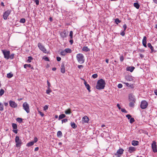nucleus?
I'll use <instances>...</instances> for the list:
<instances>
[{
  "mask_svg": "<svg viewBox=\"0 0 157 157\" xmlns=\"http://www.w3.org/2000/svg\"><path fill=\"white\" fill-rule=\"evenodd\" d=\"M89 121V119L87 116H85L82 118V121L83 124L85 123H88V122Z\"/></svg>",
  "mask_w": 157,
  "mask_h": 157,
  "instance_id": "nucleus-12",
  "label": "nucleus"
},
{
  "mask_svg": "<svg viewBox=\"0 0 157 157\" xmlns=\"http://www.w3.org/2000/svg\"><path fill=\"white\" fill-rule=\"evenodd\" d=\"M68 120L67 119H64L62 120V123L63 124V123H66L67 122Z\"/></svg>",
  "mask_w": 157,
  "mask_h": 157,
  "instance_id": "nucleus-42",
  "label": "nucleus"
},
{
  "mask_svg": "<svg viewBox=\"0 0 157 157\" xmlns=\"http://www.w3.org/2000/svg\"><path fill=\"white\" fill-rule=\"evenodd\" d=\"M82 50L85 52H88L90 51V49L87 47L84 46L82 48Z\"/></svg>",
  "mask_w": 157,
  "mask_h": 157,
  "instance_id": "nucleus-19",
  "label": "nucleus"
},
{
  "mask_svg": "<svg viewBox=\"0 0 157 157\" xmlns=\"http://www.w3.org/2000/svg\"><path fill=\"white\" fill-rule=\"evenodd\" d=\"M121 111L122 112H124V113H127V111L124 109H121Z\"/></svg>",
  "mask_w": 157,
  "mask_h": 157,
  "instance_id": "nucleus-48",
  "label": "nucleus"
},
{
  "mask_svg": "<svg viewBox=\"0 0 157 157\" xmlns=\"http://www.w3.org/2000/svg\"><path fill=\"white\" fill-rule=\"evenodd\" d=\"M122 85L121 84H119L118 85V87L119 88H121L122 87Z\"/></svg>",
  "mask_w": 157,
  "mask_h": 157,
  "instance_id": "nucleus-55",
  "label": "nucleus"
},
{
  "mask_svg": "<svg viewBox=\"0 0 157 157\" xmlns=\"http://www.w3.org/2000/svg\"><path fill=\"white\" fill-rule=\"evenodd\" d=\"M105 83L104 80L101 79L98 80L96 86V88L98 90L103 89L104 88Z\"/></svg>",
  "mask_w": 157,
  "mask_h": 157,
  "instance_id": "nucleus-2",
  "label": "nucleus"
},
{
  "mask_svg": "<svg viewBox=\"0 0 157 157\" xmlns=\"http://www.w3.org/2000/svg\"><path fill=\"white\" fill-rule=\"evenodd\" d=\"M123 28L124 29V31H125L126 30L127 28V26L125 24H124V25H123Z\"/></svg>",
  "mask_w": 157,
  "mask_h": 157,
  "instance_id": "nucleus-51",
  "label": "nucleus"
},
{
  "mask_svg": "<svg viewBox=\"0 0 157 157\" xmlns=\"http://www.w3.org/2000/svg\"><path fill=\"white\" fill-rule=\"evenodd\" d=\"M23 107L24 109L28 113L30 112L29 105L26 102H24L23 104Z\"/></svg>",
  "mask_w": 157,
  "mask_h": 157,
  "instance_id": "nucleus-5",
  "label": "nucleus"
},
{
  "mask_svg": "<svg viewBox=\"0 0 157 157\" xmlns=\"http://www.w3.org/2000/svg\"><path fill=\"white\" fill-rule=\"evenodd\" d=\"M124 150L122 148H120L118 150L116 153L115 154V155L117 156V157H120L123 153Z\"/></svg>",
  "mask_w": 157,
  "mask_h": 157,
  "instance_id": "nucleus-10",
  "label": "nucleus"
},
{
  "mask_svg": "<svg viewBox=\"0 0 157 157\" xmlns=\"http://www.w3.org/2000/svg\"><path fill=\"white\" fill-rule=\"evenodd\" d=\"M57 136L58 137H60L62 136V132L60 131H59L57 133Z\"/></svg>",
  "mask_w": 157,
  "mask_h": 157,
  "instance_id": "nucleus-29",
  "label": "nucleus"
},
{
  "mask_svg": "<svg viewBox=\"0 0 157 157\" xmlns=\"http://www.w3.org/2000/svg\"><path fill=\"white\" fill-rule=\"evenodd\" d=\"M73 33L72 31H71L70 33V36L71 39L72 38Z\"/></svg>",
  "mask_w": 157,
  "mask_h": 157,
  "instance_id": "nucleus-45",
  "label": "nucleus"
},
{
  "mask_svg": "<svg viewBox=\"0 0 157 157\" xmlns=\"http://www.w3.org/2000/svg\"><path fill=\"white\" fill-rule=\"evenodd\" d=\"M124 60V58H123V57L122 56H121L120 57V60L121 61V62H122Z\"/></svg>",
  "mask_w": 157,
  "mask_h": 157,
  "instance_id": "nucleus-56",
  "label": "nucleus"
},
{
  "mask_svg": "<svg viewBox=\"0 0 157 157\" xmlns=\"http://www.w3.org/2000/svg\"><path fill=\"white\" fill-rule=\"evenodd\" d=\"M147 45L148 47L151 50V52H153L154 51V48L152 46L151 44L150 43H148Z\"/></svg>",
  "mask_w": 157,
  "mask_h": 157,
  "instance_id": "nucleus-20",
  "label": "nucleus"
},
{
  "mask_svg": "<svg viewBox=\"0 0 157 157\" xmlns=\"http://www.w3.org/2000/svg\"><path fill=\"white\" fill-rule=\"evenodd\" d=\"M38 46L40 50L42 51L44 53H46L47 50L45 48L44 46L42 45L41 43H38Z\"/></svg>",
  "mask_w": 157,
  "mask_h": 157,
  "instance_id": "nucleus-7",
  "label": "nucleus"
},
{
  "mask_svg": "<svg viewBox=\"0 0 157 157\" xmlns=\"http://www.w3.org/2000/svg\"><path fill=\"white\" fill-rule=\"evenodd\" d=\"M60 54L61 55L64 56L66 55V52H65V50H62L60 52Z\"/></svg>",
  "mask_w": 157,
  "mask_h": 157,
  "instance_id": "nucleus-32",
  "label": "nucleus"
},
{
  "mask_svg": "<svg viewBox=\"0 0 157 157\" xmlns=\"http://www.w3.org/2000/svg\"><path fill=\"white\" fill-rule=\"evenodd\" d=\"M98 75L96 74H95L92 75V77L94 78H96L98 77Z\"/></svg>",
  "mask_w": 157,
  "mask_h": 157,
  "instance_id": "nucleus-43",
  "label": "nucleus"
},
{
  "mask_svg": "<svg viewBox=\"0 0 157 157\" xmlns=\"http://www.w3.org/2000/svg\"><path fill=\"white\" fill-rule=\"evenodd\" d=\"M37 140H38L37 138L36 137H35L34 138V140L33 142H34V143H36V142H37Z\"/></svg>",
  "mask_w": 157,
  "mask_h": 157,
  "instance_id": "nucleus-54",
  "label": "nucleus"
},
{
  "mask_svg": "<svg viewBox=\"0 0 157 157\" xmlns=\"http://www.w3.org/2000/svg\"><path fill=\"white\" fill-rule=\"evenodd\" d=\"M135 121L134 119L133 118H131L130 120V123H132Z\"/></svg>",
  "mask_w": 157,
  "mask_h": 157,
  "instance_id": "nucleus-39",
  "label": "nucleus"
},
{
  "mask_svg": "<svg viewBox=\"0 0 157 157\" xmlns=\"http://www.w3.org/2000/svg\"><path fill=\"white\" fill-rule=\"evenodd\" d=\"M51 92V91L50 90V88L49 89H48V90H46V93L48 94H49V93Z\"/></svg>",
  "mask_w": 157,
  "mask_h": 157,
  "instance_id": "nucleus-44",
  "label": "nucleus"
},
{
  "mask_svg": "<svg viewBox=\"0 0 157 157\" xmlns=\"http://www.w3.org/2000/svg\"><path fill=\"white\" fill-rule=\"evenodd\" d=\"M86 87L87 90H88V91L90 92V86L89 84H87L85 86Z\"/></svg>",
  "mask_w": 157,
  "mask_h": 157,
  "instance_id": "nucleus-34",
  "label": "nucleus"
},
{
  "mask_svg": "<svg viewBox=\"0 0 157 157\" xmlns=\"http://www.w3.org/2000/svg\"><path fill=\"white\" fill-rule=\"evenodd\" d=\"M13 76V75L11 73H8L7 75V77L8 78H12Z\"/></svg>",
  "mask_w": 157,
  "mask_h": 157,
  "instance_id": "nucleus-27",
  "label": "nucleus"
},
{
  "mask_svg": "<svg viewBox=\"0 0 157 157\" xmlns=\"http://www.w3.org/2000/svg\"><path fill=\"white\" fill-rule=\"evenodd\" d=\"M151 147L153 152L154 153L157 152V145L156 144V142L155 141H153L152 143Z\"/></svg>",
  "mask_w": 157,
  "mask_h": 157,
  "instance_id": "nucleus-8",
  "label": "nucleus"
},
{
  "mask_svg": "<svg viewBox=\"0 0 157 157\" xmlns=\"http://www.w3.org/2000/svg\"><path fill=\"white\" fill-rule=\"evenodd\" d=\"M65 113L67 114H70L71 112V110L70 109H68L67 110H66L65 112Z\"/></svg>",
  "mask_w": 157,
  "mask_h": 157,
  "instance_id": "nucleus-28",
  "label": "nucleus"
},
{
  "mask_svg": "<svg viewBox=\"0 0 157 157\" xmlns=\"http://www.w3.org/2000/svg\"><path fill=\"white\" fill-rule=\"evenodd\" d=\"M33 58L31 56H29L28 57V59L27 60V61L29 63H30L32 60L33 59Z\"/></svg>",
  "mask_w": 157,
  "mask_h": 157,
  "instance_id": "nucleus-33",
  "label": "nucleus"
},
{
  "mask_svg": "<svg viewBox=\"0 0 157 157\" xmlns=\"http://www.w3.org/2000/svg\"><path fill=\"white\" fill-rule=\"evenodd\" d=\"M43 59L46 61H49V59L48 58V57H44Z\"/></svg>",
  "mask_w": 157,
  "mask_h": 157,
  "instance_id": "nucleus-53",
  "label": "nucleus"
},
{
  "mask_svg": "<svg viewBox=\"0 0 157 157\" xmlns=\"http://www.w3.org/2000/svg\"><path fill=\"white\" fill-rule=\"evenodd\" d=\"M126 117L128 118V119H130L131 117V116L130 114H127L126 115Z\"/></svg>",
  "mask_w": 157,
  "mask_h": 157,
  "instance_id": "nucleus-46",
  "label": "nucleus"
},
{
  "mask_svg": "<svg viewBox=\"0 0 157 157\" xmlns=\"http://www.w3.org/2000/svg\"><path fill=\"white\" fill-rule=\"evenodd\" d=\"M13 132L16 134L17 133V129H15V130H13Z\"/></svg>",
  "mask_w": 157,
  "mask_h": 157,
  "instance_id": "nucleus-58",
  "label": "nucleus"
},
{
  "mask_svg": "<svg viewBox=\"0 0 157 157\" xmlns=\"http://www.w3.org/2000/svg\"><path fill=\"white\" fill-rule=\"evenodd\" d=\"M11 12V10H8L3 13V18L4 20H6L7 19Z\"/></svg>",
  "mask_w": 157,
  "mask_h": 157,
  "instance_id": "nucleus-9",
  "label": "nucleus"
},
{
  "mask_svg": "<svg viewBox=\"0 0 157 157\" xmlns=\"http://www.w3.org/2000/svg\"><path fill=\"white\" fill-rule=\"evenodd\" d=\"M117 107H118V108H119V109H121V108L120 106V105L119 104H117Z\"/></svg>",
  "mask_w": 157,
  "mask_h": 157,
  "instance_id": "nucleus-61",
  "label": "nucleus"
},
{
  "mask_svg": "<svg viewBox=\"0 0 157 157\" xmlns=\"http://www.w3.org/2000/svg\"><path fill=\"white\" fill-rule=\"evenodd\" d=\"M121 21L119 20L118 18H116L115 20V22L118 25L119 23H120L121 22Z\"/></svg>",
  "mask_w": 157,
  "mask_h": 157,
  "instance_id": "nucleus-37",
  "label": "nucleus"
},
{
  "mask_svg": "<svg viewBox=\"0 0 157 157\" xmlns=\"http://www.w3.org/2000/svg\"><path fill=\"white\" fill-rule=\"evenodd\" d=\"M1 51L3 54L4 58L6 59H12L14 58V54L13 53L10 55V51L5 49L2 50Z\"/></svg>",
  "mask_w": 157,
  "mask_h": 157,
  "instance_id": "nucleus-1",
  "label": "nucleus"
},
{
  "mask_svg": "<svg viewBox=\"0 0 157 157\" xmlns=\"http://www.w3.org/2000/svg\"><path fill=\"white\" fill-rule=\"evenodd\" d=\"M9 104L10 106L12 108H15L17 107V104L14 101H9Z\"/></svg>",
  "mask_w": 157,
  "mask_h": 157,
  "instance_id": "nucleus-11",
  "label": "nucleus"
},
{
  "mask_svg": "<svg viewBox=\"0 0 157 157\" xmlns=\"http://www.w3.org/2000/svg\"><path fill=\"white\" fill-rule=\"evenodd\" d=\"M134 6L137 9H139L140 7V5L137 2H135L133 4Z\"/></svg>",
  "mask_w": 157,
  "mask_h": 157,
  "instance_id": "nucleus-23",
  "label": "nucleus"
},
{
  "mask_svg": "<svg viewBox=\"0 0 157 157\" xmlns=\"http://www.w3.org/2000/svg\"><path fill=\"white\" fill-rule=\"evenodd\" d=\"M57 61H59L61 60V58L60 57H57Z\"/></svg>",
  "mask_w": 157,
  "mask_h": 157,
  "instance_id": "nucleus-59",
  "label": "nucleus"
},
{
  "mask_svg": "<svg viewBox=\"0 0 157 157\" xmlns=\"http://www.w3.org/2000/svg\"><path fill=\"white\" fill-rule=\"evenodd\" d=\"M20 22L21 23H24L25 22V18H21L20 20Z\"/></svg>",
  "mask_w": 157,
  "mask_h": 157,
  "instance_id": "nucleus-40",
  "label": "nucleus"
},
{
  "mask_svg": "<svg viewBox=\"0 0 157 157\" xmlns=\"http://www.w3.org/2000/svg\"><path fill=\"white\" fill-rule=\"evenodd\" d=\"M66 115L64 114H62L59 115V117L58 120H60L62 119L65 117Z\"/></svg>",
  "mask_w": 157,
  "mask_h": 157,
  "instance_id": "nucleus-22",
  "label": "nucleus"
},
{
  "mask_svg": "<svg viewBox=\"0 0 157 157\" xmlns=\"http://www.w3.org/2000/svg\"><path fill=\"white\" fill-rule=\"evenodd\" d=\"M154 93L157 96V90H155L154 91Z\"/></svg>",
  "mask_w": 157,
  "mask_h": 157,
  "instance_id": "nucleus-64",
  "label": "nucleus"
},
{
  "mask_svg": "<svg viewBox=\"0 0 157 157\" xmlns=\"http://www.w3.org/2000/svg\"><path fill=\"white\" fill-rule=\"evenodd\" d=\"M39 149V148L38 147H36L35 149V151H37Z\"/></svg>",
  "mask_w": 157,
  "mask_h": 157,
  "instance_id": "nucleus-63",
  "label": "nucleus"
},
{
  "mask_svg": "<svg viewBox=\"0 0 157 157\" xmlns=\"http://www.w3.org/2000/svg\"><path fill=\"white\" fill-rule=\"evenodd\" d=\"M126 85V86H130V85H129V83H128V82H125L124 83Z\"/></svg>",
  "mask_w": 157,
  "mask_h": 157,
  "instance_id": "nucleus-60",
  "label": "nucleus"
},
{
  "mask_svg": "<svg viewBox=\"0 0 157 157\" xmlns=\"http://www.w3.org/2000/svg\"><path fill=\"white\" fill-rule=\"evenodd\" d=\"M12 126L13 129H17V125L15 123H13L12 124Z\"/></svg>",
  "mask_w": 157,
  "mask_h": 157,
  "instance_id": "nucleus-30",
  "label": "nucleus"
},
{
  "mask_svg": "<svg viewBox=\"0 0 157 157\" xmlns=\"http://www.w3.org/2000/svg\"><path fill=\"white\" fill-rule=\"evenodd\" d=\"M78 67L79 69H81L83 68V66L82 65H78Z\"/></svg>",
  "mask_w": 157,
  "mask_h": 157,
  "instance_id": "nucleus-57",
  "label": "nucleus"
},
{
  "mask_svg": "<svg viewBox=\"0 0 157 157\" xmlns=\"http://www.w3.org/2000/svg\"><path fill=\"white\" fill-rule=\"evenodd\" d=\"M61 71L62 73H64L65 72L64 65L63 64H62L61 67Z\"/></svg>",
  "mask_w": 157,
  "mask_h": 157,
  "instance_id": "nucleus-17",
  "label": "nucleus"
},
{
  "mask_svg": "<svg viewBox=\"0 0 157 157\" xmlns=\"http://www.w3.org/2000/svg\"><path fill=\"white\" fill-rule=\"evenodd\" d=\"M147 37L146 36H144L143 37V39L142 40V44L143 46L146 48L147 47L146 44H147Z\"/></svg>",
  "mask_w": 157,
  "mask_h": 157,
  "instance_id": "nucleus-13",
  "label": "nucleus"
},
{
  "mask_svg": "<svg viewBox=\"0 0 157 157\" xmlns=\"http://www.w3.org/2000/svg\"><path fill=\"white\" fill-rule=\"evenodd\" d=\"M76 59L78 62L80 64L83 63L85 61L84 57L82 53H78L76 55Z\"/></svg>",
  "mask_w": 157,
  "mask_h": 157,
  "instance_id": "nucleus-3",
  "label": "nucleus"
},
{
  "mask_svg": "<svg viewBox=\"0 0 157 157\" xmlns=\"http://www.w3.org/2000/svg\"><path fill=\"white\" fill-rule=\"evenodd\" d=\"M16 121L19 123H21L22 121V119L21 118L18 117L16 119Z\"/></svg>",
  "mask_w": 157,
  "mask_h": 157,
  "instance_id": "nucleus-31",
  "label": "nucleus"
},
{
  "mask_svg": "<svg viewBox=\"0 0 157 157\" xmlns=\"http://www.w3.org/2000/svg\"><path fill=\"white\" fill-rule=\"evenodd\" d=\"M140 56L142 58H143L144 57V56L141 54H140Z\"/></svg>",
  "mask_w": 157,
  "mask_h": 157,
  "instance_id": "nucleus-62",
  "label": "nucleus"
},
{
  "mask_svg": "<svg viewBox=\"0 0 157 157\" xmlns=\"http://www.w3.org/2000/svg\"><path fill=\"white\" fill-rule=\"evenodd\" d=\"M124 31H123L120 34L122 36H124L125 35Z\"/></svg>",
  "mask_w": 157,
  "mask_h": 157,
  "instance_id": "nucleus-52",
  "label": "nucleus"
},
{
  "mask_svg": "<svg viewBox=\"0 0 157 157\" xmlns=\"http://www.w3.org/2000/svg\"><path fill=\"white\" fill-rule=\"evenodd\" d=\"M71 126L72 128H75L77 127V125L74 122H71Z\"/></svg>",
  "mask_w": 157,
  "mask_h": 157,
  "instance_id": "nucleus-26",
  "label": "nucleus"
},
{
  "mask_svg": "<svg viewBox=\"0 0 157 157\" xmlns=\"http://www.w3.org/2000/svg\"><path fill=\"white\" fill-rule=\"evenodd\" d=\"M4 110V105L2 103L0 102V111H3Z\"/></svg>",
  "mask_w": 157,
  "mask_h": 157,
  "instance_id": "nucleus-25",
  "label": "nucleus"
},
{
  "mask_svg": "<svg viewBox=\"0 0 157 157\" xmlns=\"http://www.w3.org/2000/svg\"><path fill=\"white\" fill-rule=\"evenodd\" d=\"M24 68H26L27 67H31V65L30 64H25L24 66Z\"/></svg>",
  "mask_w": 157,
  "mask_h": 157,
  "instance_id": "nucleus-35",
  "label": "nucleus"
},
{
  "mask_svg": "<svg viewBox=\"0 0 157 157\" xmlns=\"http://www.w3.org/2000/svg\"><path fill=\"white\" fill-rule=\"evenodd\" d=\"M139 142L137 141L133 140L132 141V145L136 146L138 145Z\"/></svg>",
  "mask_w": 157,
  "mask_h": 157,
  "instance_id": "nucleus-21",
  "label": "nucleus"
},
{
  "mask_svg": "<svg viewBox=\"0 0 157 157\" xmlns=\"http://www.w3.org/2000/svg\"><path fill=\"white\" fill-rule=\"evenodd\" d=\"M135 69L134 67H129L126 68V70L127 71H130V72H132Z\"/></svg>",
  "mask_w": 157,
  "mask_h": 157,
  "instance_id": "nucleus-14",
  "label": "nucleus"
},
{
  "mask_svg": "<svg viewBox=\"0 0 157 157\" xmlns=\"http://www.w3.org/2000/svg\"><path fill=\"white\" fill-rule=\"evenodd\" d=\"M136 150V148L134 147H130L129 148L128 151L130 153H132Z\"/></svg>",
  "mask_w": 157,
  "mask_h": 157,
  "instance_id": "nucleus-15",
  "label": "nucleus"
},
{
  "mask_svg": "<svg viewBox=\"0 0 157 157\" xmlns=\"http://www.w3.org/2000/svg\"><path fill=\"white\" fill-rule=\"evenodd\" d=\"M47 82L48 85V89H49V88H50V87L51 86V84L50 83L48 82V80L47 81Z\"/></svg>",
  "mask_w": 157,
  "mask_h": 157,
  "instance_id": "nucleus-50",
  "label": "nucleus"
},
{
  "mask_svg": "<svg viewBox=\"0 0 157 157\" xmlns=\"http://www.w3.org/2000/svg\"><path fill=\"white\" fill-rule=\"evenodd\" d=\"M60 35L63 38H65L67 36V34L66 33L65 31H64L63 32H62L60 33Z\"/></svg>",
  "mask_w": 157,
  "mask_h": 157,
  "instance_id": "nucleus-16",
  "label": "nucleus"
},
{
  "mask_svg": "<svg viewBox=\"0 0 157 157\" xmlns=\"http://www.w3.org/2000/svg\"><path fill=\"white\" fill-rule=\"evenodd\" d=\"M15 142L16 143V144L17 147H20L22 144V142L18 136H16L15 138Z\"/></svg>",
  "mask_w": 157,
  "mask_h": 157,
  "instance_id": "nucleus-4",
  "label": "nucleus"
},
{
  "mask_svg": "<svg viewBox=\"0 0 157 157\" xmlns=\"http://www.w3.org/2000/svg\"><path fill=\"white\" fill-rule=\"evenodd\" d=\"M132 98V101L130 102L129 104V106L131 107H133L134 106V102H135L134 99H133V98ZM131 100H132V99H131Z\"/></svg>",
  "mask_w": 157,
  "mask_h": 157,
  "instance_id": "nucleus-18",
  "label": "nucleus"
},
{
  "mask_svg": "<svg viewBox=\"0 0 157 157\" xmlns=\"http://www.w3.org/2000/svg\"><path fill=\"white\" fill-rule=\"evenodd\" d=\"M48 108V105H45V106L44 107V110L46 111V110H47Z\"/></svg>",
  "mask_w": 157,
  "mask_h": 157,
  "instance_id": "nucleus-41",
  "label": "nucleus"
},
{
  "mask_svg": "<svg viewBox=\"0 0 157 157\" xmlns=\"http://www.w3.org/2000/svg\"><path fill=\"white\" fill-rule=\"evenodd\" d=\"M34 143L33 141L30 142L27 144V146L29 147L32 146L33 145Z\"/></svg>",
  "mask_w": 157,
  "mask_h": 157,
  "instance_id": "nucleus-36",
  "label": "nucleus"
},
{
  "mask_svg": "<svg viewBox=\"0 0 157 157\" xmlns=\"http://www.w3.org/2000/svg\"><path fill=\"white\" fill-rule=\"evenodd\" d=\"M148 104L147 102L145 101H141L140 107L142 109H144L146 108L148 106Z\"/></svg>",
  "mask_w": 157,
  "mask_h": 157,
  "instance_id": "nucleus-6",
  "label": "nucleus"
},
{
  "mask_svg": "<svg viewBox=\"0 0 157 157\" xmlns=\"http://www.w3.org/2000/svg\"><path fill=\"white\" fill-rule=\"evenodd\" d=\"M4 90L3 89H1L0 90V96H2L4 93Z\"/></svg>",
  "mask_w": 157,
  "mask_h": 157,
  "instance_id": "nucleus-38",
  "label": "nucleus"
},
{
  "mask_svg": "<svg viewBox=\"0 0 157 157\" xmlns=\"http://www.w3.org/2000/svg\"><path fill=\"white\" fill-rule=\"evenodd\" d=\"M33 1L35 2L36 4L37 5H38L39 4V0H33Z\"/></svg>",
  "mask_w": 157,
  "mask_h": 157,
  "instance_id": "nucleus-49",
  "label": "nucleus"
},
{
  "mask_svg": "<svg viewBox=\"0 0 157 157\" xmlns=\"http://www.w3.org/2000/svg\"><path fill=\"white\" fill-rule=\"evenodd\" d=\"M64 50H65V52H66V54L67 53H71L72 52L71 50V49L68 48H66Z\"/></svg>",
  "mask_w": 157,
  "mask_h": 157,
  "instance_id": "nucleus-24",
  "label": "nucleus"
},
{
  "mask_svg": "<svg viewBox=\"0 0 157 157\" xmlns=\"http://www.w3.org/2000/svg\"><path fill=\"white\" fill-rule=\"evenodd\" d=\"M38 113L41 117H43L44 116V114L42 112L40 111H39Z\"/></svg>",
  "mask_w": 157,
  "mask_h": 157,
  "instance_id": "nucleus-47",
  "label": "nucleus"
}]
</instances>
